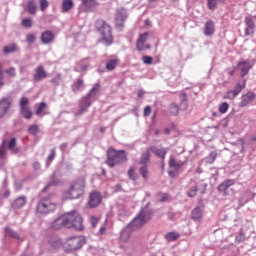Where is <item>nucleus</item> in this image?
I'll return each instance as SVG.
<instances>
[{"label": "nucleus", "instance_id": "23", "mask_svg": "<svg viewBox=\"0 0 256 256\" xmlns=\"http://www.w3.org/2000/svg\"><path fill=\"white\" fill-rule=\"evenodd\" d=\"M75 6V3L73 0H63L62 1V12L63 13H69L71 9Z\"/></svg>", "mask_w": 256, "mask_h": 256}, {"label": "nucleus", "instance_id": "54", "mask_svg": "<svg viewBox=\"0 0 256 256\" xmlns=\"http://www.w3.org/2000/svg\"><path fill=\"white\" fill-rule=\"evenodd\" d=\"M151 115V106H146L144 108V117H149Z\"/></svg>", "mask_w": 256, "mask_h": 256}, {"label": "nucleus", "instance_id": "39", "mask_svg": "<svg viewBox=\"0 0 256 256\" xmlns=\"http://www.w3.org/2000/svg\"><path fill=\"white\" fill-rule=\"evenodd\" d=\"M39 131H40L39 125H31L28 128V133H30V135H37Z\"/></svg>", "mask_w": 256, "mask_h": 256}, {"label": "nucleus", "instance_id": "48", "mask_svg": "<svg viewBox=\"0 0 256 256\" xmlns=\"http://www.w3.org/2000/svg\"><path fill=\"white\" fill-rule=\"evenodd\" d=\"M40 1V9L41 11H45L47 7H49V1L48 0H39Z\"/></svg>", "mask_w": 256, "mask_h": 256}, {"label": "nucleus", "instance_id": "16", "mask_svg": "<svg viewBox=\"0 0 256 256\" xmlns=\"http://www.w3.org/2000/svg\"><path fill=\"white\" fill-rule=\"evenodd\" d=\"M102 196H101V193L99 192H92L90 194V199H89V202H88V205L89 207L93 208V207H97L99 204H101V201H102Z\"/></svg>", "mask_w": 256, "mask_h": 256}, {"label": "nucleus", "instance_id": "12", "mask_svg": "<svg viewBox=\"0 0 256 256\" xmlns=\"http://www.w3.org/2000/svg\"><path fill=\"white\" fill-rule=\"evenodd\" d=\"M245 36L249 37V35H253L255 33V22L253 21V17L247 16L245 17Z\"/></svg>", "mask_w": 256, "mask_h": 256}, {"label": "nucleus", "instance_id": "38", "mask_svg": "<svg viewBox=\"0 0 256 256\" xmlns=\"http://www.w3.org/2000/svg\"><path fill=\"white\" fill-rule=\"evenodd\" d=\"M6 235H9V237H13L14 239H19V234L17 232L11 230V228L6 227L5 228Z\"/></svg>", "mask_w": 256, "mask_h": 256}, {"label": "nucleus", "instance_id": "19", "mask_svg": "<svg viewBox=\"0 0 256 256\" xmlns=\"http://www.w3.org/2000/svg\"><path fill=\"white\" fill-rule=\"evenodd\" d=\"M55 40V35L51 31H45L41 34V41L45 45H48V43H53Z\"/></svg>", "mask_w": 256, "mask_h": 256}, {"label": "nucleus", "instance_id": "22", "mask_svg": "<svg viewBox=\"0 0 256 256\" xmlns=\"http://www.w3.org/2000/svg\"><path fill=\"white\" fill-rule=\"evenodd\" d=\"M191 218L194 221H201L203 218V210H201V207H196L192 210Z\"/></svg>", "mask_w": 256, "mask_h": 256}, {"label": "nucleus", "instance_id": "58", "mask_svg": "<svg viewBox=\"0 0 256 256\" xmlns=\"http://www.w3.org/2000/svg\"><path fill=\"white\" fill-rule=\"evenodd\" d=\"M50 185H59V180H55V176H53Z\"/></svg>", "mask_w": 256, "mask_h": 256}, {"label": "nucleus", "instance_id": "50", "mask_svg": "<svg viewBox=\"0 0 256 256\" xmlns=\"http://www.w3.org/2000/svg\"><path fill=\"white\" fill-rule=\"evenodd\" d=\"M90 223L92 224V227H96L97 224L99 223V219L96 216H91Z\"/></svg>", "mask_w": 256, "mask_h": 256}, {"label": "nucleus", "instance_id": "7", "mask_svg": "<svg viewBox=\"0 0 256 256\" xmlns=\"http://www.w3.org/2000/svg\"><path fill=\"white\" fill-rule=\"evenodd\" d=\"M83 245H85V240L79 236H74L66 241L65 249L67 251H77V249H81Z\"/></svg>", "mask_w": 256, "mask_h": 256}, {"label": "nucleus", "instance_id": "52", "mask_svg": "<svg viewBox=\"0 0 256 256\" xmlns=\"http://www.w3.org/2000/svg\"><path fill=\"white\" fill-rule=\"evenodd\" d=\"M26 41H27V43H35V36H34V34H28L26 36Z\"/></svg>", "mask_w": 256, "mask_h": 256}, {"label": "nucleus", "instance_id": "64", "mask_svg": "<svg viewBox=\"0 0 256 256\" xmlns=\"http://www.w3.org/2000/svg\"><path fill=\"white\" fill-rule=\"evenodd\" d=\"M164 132L166 133V135H169V133H171V129L165 128Z\"/></svg>", "mask_w": 256, "mask_h": 256}, {"label": "nucleus", "instance_id": "2", "mask_svg": "<svg viewBox=\"0 0 256 256\" xmlns=\"http://www.w3.org/2000/svg\"><path fill=\"white\" fill-rule=\"evenodd\" d=\"M85 194V180L78 179L73 181L68 190L64 192L65 199H79Z\"/></svg>", "mask_w": 256, "mask_h": 256}, {"label": "nucleus", "instance_id": "55", "mask_svg": "<svg viewBox=\"0 0 256 256\" xmlns=\"http://www.w3.org/2000/svg\"><path fill=\"white\" fill-rule=\"evenodd\" d=\"M86 107H91V97H89L88 95L85 97L84 99V103H83Z\"/></svg>", "mask_w": 256, "mask_h": 256}, {"label": "nucleus", "instance_id": "18", "mask_svg": "<svg viewBox=\"0 0 256 256\" xmlns=\"http://www.w3.org/2000/svg\"><path fill=\"white\" fill-rule=\"evenodd\" d=\"M82 3L86 11H97L99 2L97 0H82Z\"/></svg>", "mask_w": 256, "mask_h": 256}, {"label": "nucleus", "instance_id": "9", "mask_svg": "<svg viewBox=\"0 0 256 256\" xmlns=\"http://www.w3.org/2000/svg\"><path fill=\"white\" fill-rule=\"evenodd\" d=\"M245 89V81L241 84L238 82L233 90L228 91L224 96L223 99H235L239 93H241Z\"/></svg>", "mask_w": 256, "mask_h": 256}, {"label": "nucleus", "instance_id": "30", "mask_svg": "<svg viewBox=\"0 0 256 256\" xmlns=\"http://www.w3.org/2000/svg\"><path fill=\"white\" fill-rule=\"evenodd\" d=\"M3 51L7 55H9V53H17V51H19V48L17 47V44L13 43L8 46H5Z\"/></svg>", "mask_w": 256, "mask_h": 256}, {"label": "nucleus", "instance_id": "8", "mask_svg": "<svg viewBox=\"0 0 256 256\" xmlns=\"http://www.w3.org/2000/svg\"><path fill=\"white\" fill-rule=\"evenodd\" d=\"M20 113L23 115L24 119H31L33 117V112L29 108V99L27 97H22L20 100Z\"/></svg>", "mask_w": 256, "mask_h": 256}, {"label": "nucleus", "instance_id": "43", "mask_svg": "<svg viewBox=\"0 0 256 256\" xmlns=\"http://www.w3.org/2000/svg\"><path fill=\"white\" fill-rule=\"evenodd\" d=\"M5 73L8 74V77H17V69L15 67L6 69Z\"/></svg>", "mask_w": 256, "mask_h": 256}, {"label": "nucleus", "instance_id": "47", "mask_svg": "<svg viewBox=\"0 0 256 256\" xmlns=\"http://www.w3.org/2000/svg\"><path fill=\"white\" fill-rule=\"evenodd\" d=\"M208 8L215 11L217 9V0H208Z\"/></svg>", "mask_w": 256, "mask_h": 256}, {"label": "nucleus", "instance_id": "45", "mask_svg": "<svg viewBox=\"0 0 256 256\" xmlns=\"http://www.w3.org/2000/svg\"><path fill=\"white\" fill-rule=\"evenodd\" d=\"M23 27H33V20L30 18H24L22 20Z\"/></svg>", "mask_w": 256, "mask_h": 256}, {"label": "nucleus", "instance_id": "59", "mask_svg": "<svg viewBox=\"0 0 256 256\" xmlns=\"http://www.w3.org/2000/svg\"><path fill=\"white\" fill-rule=\"evenodd\" d=\"M0 157H5V147H0Z\"/></svg>", "mask_w": 256, "mask_h": 256}, {"label": "nucleus", "instance_id": "41", "mask_svg": "<svg viewBox=\"0 0 256 256\" xmlns=\"http://www.w3.org/2000/svg\"><path fill=\"white\" fill-rule=\"evenodd\" d=\"M227 111H229V103L227 102H224V103H221L220 106H219V113H227Z\"/></svg>", "mask_w": 256, "mask_h": 256}, {"label": "nucleus", "instance_id": "53", "mask_svg": "<svg viewBox=\"0 0 256 256\" xmlns=\"http://www.w3.org/2000/svg\"><path fill=\"white\" fill-rule=\"evenodd\" d=\"M158 197L159 201H167V199H169V195H167L166 193H159Z\"/></svg>", "mask_w": 256, "mask_h": 256}, {"label": "nucleus", "instance_id": "17", "mask_svg": "<svg viewBox=\"0 0 256 256\" xmlns=\"http://www.w3.org/2000/svg\"><path fill=\"white\" fill-rule=\"evenodd\" d=\"M9 107H11V98H3L0 101V119L1 117H5L7 111H9Z\"/></svg>", "mask_w": 256, "mask_h": 256}, {"label": "nucleus", "instance_id": "6", "mask_svg": "<svg viewBox=\"0 0 256 256\" xmlns=\"http://www.w3.org/2000/svg\"><path fill=\"white\" fill-rule=\"evenodd\" d=\"M151 219V212L147 209H142L140 213L132 220L130 223V227L132 229H139V227H143L147 221Z\"/></svg>", "mask_w": 256, "mask_h": 256}, {"label": "nucleus", "instance_id": "42", "mask_svg": "<svg viewBox=\"0 0 256 256\" xmlns=\"http://www.w3.org/2000/svg\"><path fill=\"white\" fill-rule=\"evenodd\" d=\"M128 177L131 181H137V173H135V168H130L128 170Z\"/></svg>", "mask_w": 256, "mask_h": 256}, {"label": "nucleus", "instance_id": "20", "mask_svg": "<svg viewBox=\"0 0 256 256\" xmlns=\"http://www.w3.org/2000/svg\"><path fill=\"white\" fill-rule=\"evenodd\" d=\"M154 155H157V157H161V159H165V155H167V149L165 148H157L155 146H152L148 148Z\"/></svg>", "mask_w": 256, "mask_h": 256}, {"label": "nucleus", "instance_id": "57", "mask_svg": "<svg viewBox=\"0 0 256 256\" xmlns=\"http://www.w3.org/2000/svg\"><path fill=\"white\" fill-rule=\"evenodd\" d=\"M49 161H53L55 159V150H52L50 155L48 156Z\"/></svg>", "mask_w": 256, "mask_h": 256}, {"label": "nucleus", "instance_id": "26", "mask_svg": "<svg viewBox=\"0 0 256 256\" xmlns=\"http://www.w3.org/2000/svg\"><path fill=\"white\" fill-rule=\"evenodd\" d=\"M85 81L81 78L76 79V81L72 84V91L77 93V91H81V88L84 87Z\"/></svg>", "mask_w": 256, "mask_h": 256}, {"label": "nucleus", "instance_id": "29", "mask_svg": "<svg viewBox=\"0 0 256 256\" xmlns=\"http://www.w3.org/2000/svg\"><path fill=\"white\" fill-rule=\"evenodd\" d=\"M27 10L30 15H35L37 13V4H35V0H30L27 4Z\"/></svg>", "mask_w": 256, "mask_h": 256}, {"label": "nucleus", "instance_id": "24", "mask_svg": "<svg viewBox=\"0 0 256 256\" xmlns=\"http://www.w3.org/2000/svg\"><path fill=\"white\" fill-rule=\"evenodd\" d=\"M119 63V58H111L106 62L107 71H115Z\"/></svg>", "mask_w": 256, "mask_h": 256}, {"label": "nucleus", "instance_id": "40", "mask_svg": "<svg viewBox=\"0 0 256 256\" xmlns=\"http://www.w3.org/2000/svg\"><path fill=\"white\" fill-rule=\"evenodd\" d=\"M49 243L52 247H59L61 245V241L58 237L54 236L49 240Z\"/></svg>", "mask_w": 256, "mask_h": 256}, {"label": "nucleus", "instance_id": "25", "mask_svg": "<svg viewBox=\"0 0 256 256\" xmlns=\"http://www.w3.org/2000/svg\"><path fill=\"white\" fill-rule=\"evenodd\" d=\"M213 33H215V24L213 21H208L204 27V35L209 36L213 35Z\"/></svg>", "mask_w": 256, "mask_h": 256}, {"label": "nucleus", "instance_id": "62", "mask_svg": "<svg viewBox=\"0 0 256 256\" xmlns=\"http://www.w3.org/2000/svg\"><path fill=\"white\" fill-rule=\"evenodd\" d=\"M143 95H145V92H143V90H140L138 92V97H143Z\"/></svg>", "mask_w": 256, "mask_h": 256}, {"label": "nucleus", "instance_id": "27", "mask_svg": "<svg viewBox=\"0 0 256 256\" xmlns=\"http://www.w3.org/2000/svg\"><path fill=\"white\" fill-rule=\"evenodd\" d=\"M45 109H47V103H45V102L39 103L36 108V115H38V116L49 115L48 112H45Z\"/></svg>", "mask_w": 256, "mask_h": 256}, {"label": "nucleus", "instance_id": "34", "mask_svg": "<svg viewBox=\"0 0 256 256\" xmlns=\"http://www.w3.org/2000/svg\"><path fill=\"white\" fill-rule=\"evenodd\" d=\"M169 166L173 167L174 169H181V167H183V162H177L175 158H170Z\"/></svg>", "mask_w": 256, "mask_h": 256}, {"label": "nucleus", "instance_id": "32", "mask_svg": "<svg viewBox=\"0 0 256 256\" xmlns=\"http://www.w3.org/2000/svg\"><path fill=\"white\" fill-rule=\"evenodd\" d=\"M149 148L142 154L141 159H140V163L141 165H145L147 163V161H149V159H151V154L149 153Z\"/></svg>", "mask_w": 256, "mask_h": 256}, {"label": "nucleus", "instance_id": "56", "mask_svg": "<svg viewBox=\"0 0 256 256\" xmlns=\"http://www.w3.org/2000/svg\"><path fill=\"white\" fill-rule=\"evenodd\" d=\"M180 99L182 103H187V94L181 93L180 94Z\"/></svg>", "mask_w": 256, "mask_h": 256}, {"label": "nucleus", "instance_id": "49", "mask_svg": "<svg viewBox=\"0 0 256 256\" xmlns=\"http://www.w3.org/2000/svg\"><path fill=\"white\" fill-rule=\"evenodd\" d=\"M15 145H17V139L16 138H11L8 148L13 151V149L15 148Z\"/></svg>", "mask_w": 256, "mask_h": 256}, {"label": "nucleus", "instance_id": "33", "mask_svg": "<svg viewBox=\"0 0 256 256\" xmlns=\"http://www.w3.org/2000/svg\"><path fill=\"white\" fill-rule=\"evenodd\" d=\"M140 175L143 177L144 181H147L149 179V168L147 166H143L139 169Z\"/></svg>", "mask_w": 256, "mask_h": 256}, {"label": "nucleus", "instance_id": "13", "mask_svg": "<svg viewBox=\"0 0 256 256\" xmlns=\"http://www.w3.org/2000/svg\"><path fill=\"white\" fill-rule=\"evenodd\" d=\"M47 71L43 67V65H39L38 67L35 68V74L33 76V79L36 83L39 81H43V79H47Z\"/></svg>", "mask_w": 256, "mask_h": 256}, {"label": "nucleus", "instance_id": "36", "mask_svg": "<svg viewBox=\"0 0 256 256\" xmlns=\"http://www.w3.org/2000/svg\"><path fill=\"white\" fill-rule=\"evenodd\" d=\"M167 241H177L179 239V234L175 232H169L166 234Z\"/></svg>", "mask_w": 256, "mask_h": 256}, {"label": "nucleus", "instance_id": "4", "mask_svg": "<svg viewBox=\"0 0 256 256\" xmlns=\"http://www.w3.org/2000/svg\"><path fill=\"white\" fill-rule=\"evenodd\" d=\"M96 29L100 33V41L106 45H113V33L111 32V26L105 22V20L96 21Z\"/></svg>", "mask_w": 256, "mask_h": 256}, {"label": "nucleus", "instance_id": "37", "mask_svg": "<svg viewBox=\"0 0 256 256\" xmlns=\"http://www.w3.org/2000/svg\"><path fill=\"white\" fill-rule=\"evenodd\" d=\"M197 191H199V188L197 186H192L187 192L188 197H196Z\"/></svg>", "mask_w": 256, "mask_h": 256}, {"label": "nucleus", "instance_id": "35", "mask_svg": "<svg viewBox=\"0 0 256 256\" xmlns=\"http://www.w3.org/2000/svg\"><path fill=\"white\" fill-rule=\"evenodd\" d=\"M169 111L171 115H179V106H177L175 103H172L169 106Z\"/></svg>", "mask_w": 256, "mask_h": 256}, {"label": "nucleus", "instance_id": "1", "mask_svg": "<svg viewBox=\"0 0 256 256\" xmlns=\"http://www.w3.org/2000/svg\"><path fill=\"white\" fill-rule=\"evenodd\" d=\"M67 227L71 229H77V231H83V218L77 211L68 212L67 214L55 219L52 223V229H63Z\"/></svg>", "mask_w": 256, "mask_h": 256}, {"label": "nucleus", "instance_id": "5", "mask_svg": "<svg viewBox=\"0 0 256 256\" xmlns=\"http://www.w3.org/2000/svg\"><path fill=\"white\" fill-rule=\"evenodd\" d=\"M57 209V203L53 202L51 198H43L37 204L36 211L40 215H47V213H51V211H55Z\"/></svg>", "mask_w": 256, "mask_h": 256}, {"label": "nucleus", "instance_id": "21", "mask_svg": "<svg viewBox=\"0 0 256 256\" xmlns=\"http://www.w3.org/2000/svg\"><path fill=\"white\" fill-rule=\"evenodd\" d=\"M27 203V198L25 196H20L12 203L13 209H21Z\"/></svg>", "mask_w": 256, "mask_h": 256}, {"label": "nucleus", "instance_id": "31", "mask_svg": "<svg viewBox=\"0 0 256 256\" xmlns=\"http://www.w3.org/2000/svg\"><path fill=\"white\" fill-rule=\"evenodd\" d=\"M99 89H101V84H99V83L94 84V86L88 92L87 96L88 97H95V95H97V93H99Z\"/></svg>", "mask_w": 256, "mask_h": 256}, {"label": "nucleus", "instance_id": "44", "mask_svg": "<svg viewBox=\"0 0 256 256\" xmlns=\"http://www.w3.org/2000/svg\"><path fill=\"white\" fill-rule=\"evenodd\" d=\"M5 87V79L3 76V64L0 63V89H3Z\"/></svg>", "mask_w": 256, "mask_h": 256}, {"label": "nucleus", "instance_id": "14", "mask_svg": "<svg viewBox=\"0 0 256 256\" xmlns=\"http://www.w3.org/2000/svg\"><path fill=\"white\" fill-rule=\"evenodd\" d=\"M255 101V93L253 92H247L246 94H243L241 96V101L239 103L240 107H248V105H251Z\"/></svg>", "mask_w": 256, "mask_h": 256}, {"label": "nucleus", "instance_id": "28", "mask_svg": "<svg viewBox=\"0 0 256 256\" xmlns=\"http://www.w3.org/2000/svg\"><path fill=\"white\" fill-rule=\"evenodd\" d=\"M217 159V152L212 151L208 156L205 157V161L208 165H213Z\"/></svg>", "mask_w": 256, "mask_h": 256}, {"label": "nucleus", "instance_id": "46", "mask_svg": "<svg viewBox=\"0 0 256 256\" xmlns=\"http://www.w3.org/2000/svg\"><path fill=\"white\" fill-rule=\"evenodd\" d=\"M142 61L146 65H153V57H151V56H143Z\"/></svg>", "mask_w": 256, "mask_h": 256}, {"label": "nucleus", "instance_id": "10", "mask_svg": "<svg viewBox=\"0 0 256 256\" xmlns=\"http://www.w3.org/2000/svg\"><path fill=\"white\" fill-rule=\"evenodd\" d=\"M252 67L253 66L251 65V62L249 60H244L238 62L236 69L240 71L241 77H245V75H247L249 71H251Z\"/></svg>", "mask_w": 256, "mask_h": 256}, {"label": "nucleus", "instance_id": "51", "mask_svg": "<svg viewBox=\"0 0 256 256\" xmlns=\"http://www.w3.org/2000/svg\"><path fill=\"white\" fill-rule=\"evenodd\" d=\"M89 108L86 105H81L80 109L78 110V112L76 113V115H83V113H85V111H87Z\"/></svg>", "mask_w": 256, "mask_h": 256}, {"label": "nucleus", "instance_id": "11", "mask_svg": "<svg viewBox=\"0 0 256 256\" xmlns=\"http://www.w3.org/2000/svg\"><path fill=\"white\" fill-rule=\"evenodd\" d=\"M147 39H149V32H145L144 34L140 35L136 43V48L138 51H143L144 49H151V45H145Z\"/></svg>", "mask_w": 256, "mask_h": 256}, {"label": "nucleus", "instance_id": "60", "mask_svg": "<svg viewBox=\"0 0 256 256\" xmlns=\"http://www.w3.org/2000/svg\"><path fill=\"white\" fill-rule=\"evenodd\" d=\"M40 167H41V164H39V162L34 163V168L35 169H40Z\"/></svg>", "mask_w": 256, "mask_h": 256}, {"label": "nucleus", "instance_id": "3", "mask_svg": "<svg viewBox=\"0 0 256 256\" xmlns=\"http://www.w3.org/2000/svg\"><path fill=\"white\" fill-rule=\"evenodd\" d=\"M122 163H127V152L110 147L107 151L106 160L108 167H115V165H121Z\"/></svg>", "mask_w": 256, "mask_h": 256}, {"label": "nucleus", "instance_id": "15", "mask_svg": "<svg viewBox=\"0 0 256 256\" xmlns=\"http://www.w3.org/2000/svg\"><path fill=\"white\" fill-rule=\"evenodd\" d=\"M233 185H235V180H233V179L224 180L218 186V191H220V193H223V195L227 196V195H229V191H227V190L229 189V187H233Z\"/></svg>", "mask_w": 256, "mask_h": 256}, {"label": "nucleus", "instance_id": "63", "mask_svg": "<svg viewBox=\"0 0 256 256\" xmlns=\"http://www.w3.org/2000/svg\"><path fill=\"white\" fill-rule=\"evenodd\" d=\"M115 189H116V191H121V184H117V185L115 186Z\"/></svg>", "mask_w": 256, "mask_h": 256}, {"label": "nucleus", "instance_id": "61", "mask_svg": "<svg viewBox=\"0 0 256 256\" xmlns=\"http://www.w3.org/2000/svg\"><path fill=\"white\" fill-rule=\"evenodd\" d=\"M235 71H236V69L234 68L233 70L228 72V75H230V77H232V75H235Z\"/></svg>", "mask_w": 256, "mask_h": 256}]
</instances>
